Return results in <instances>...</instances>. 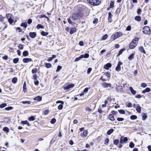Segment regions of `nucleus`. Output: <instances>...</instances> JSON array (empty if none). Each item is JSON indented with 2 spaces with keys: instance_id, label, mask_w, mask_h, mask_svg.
Here are the masks:
<instances>
[{
  "instance_id": "obj_19",
  "label": "nucleus",
  "mask_w": 151,
  "mask_h": 151,
  "mask_svg": "<svg viewBox=\"0 0 151 151\" xmlns=\"http://www.w3.org/2000/svg\"><path fill=\"white\" fill-rule=\"evenodd\" d=\"M139 50L141 52H142L144 54H146V52L144 48L142 46H140L139 47Z\"/></svg>"
},
{
  "instance_id": "obj_44",
  "label": "nucleus",
  "mask_w": 151,
  "mask_h": 151,
  "mask_svg": "<svg viewBox=\"0 0 151 151\" xmlns=\"http://www.w3.org/2000/svg\"><path fill=\"white\" fill-rule=\"evenodd\" d=\"M26 89V82H25L24 83L23 85V91H24V92H26L25 90Z\"/></svg>"
},
{
  "instance_id": "obj_4",
  "label": "nucleus",
  "mask_w": 151,
  "mask_h": 151,
  "mask_svg": "<svg viewBox=\"0 0 151 151\" xmlns=\"http://www.w3.org/2000/svg\"><path fill=\"white\" fill-rule=\"evenodd\" d=\"M123 35L122 32H116L114 35H112L111 36V38H112L113 37V39L112 40H114L116 39H117L118 37H120L122 36Z\"/></svg>"
},
{
  "instance_id": "obj_50",
  "label": "nucleus",
  "mask_w": 151,
  "mask_h": 151,
  "mask_svg": "<svg viewBox=\"0 0 151 151\" xmlns=\"http://www.w3.org/2000/svg\"><path fill=\"white\" fill-rule=\"evenodd\" d=\"M119 141L118 139H116L114 141V144L115 145H117L119 143Z\"/></svg>"
},
{
  "instance_id": "obj_60",
  "label": "nucleus",
  "mask_w": 151,
  "mask_h": 151,
  "mask_svg": "<svg viewBox=\"0 0 151 151\" xmlns=\"http://www.w3.org/2000/svg\"><path fill=\"white\" fill-rule=\"evenodd\" d=\"M147 85L145 83H142L141 85V86L143 88H145L146 87Z\"/></svg>"
},
{
  "instance_id": "obj_12",
  "label": "nucleus",
  "mask_w": 151,
  "mask_h": 151,
  "mask_svg": "<svg viewBox=\"0 0 151 151\" xmlns=\"http://www.w3.org/2000/svg\"><path fill=\"white\" fill-rule=\"evenodd\" d=\"M32 61L31 58H24L23 59V61L24 63H28Z\"/></svg>"
},
{
  "instance_id": "obj_27",
  "label": "nucleus",
  "mask_w": 151,
  "mask_h": 151,
  "mask_svg": "<svg viewBox=\"0 0 151 151\" xmlns=\"http://www.w3.org/2000/svg\"><path fill=\"white\" fill-rule=\"evenodd\" d=\"M142 120L143 121L145 120L147 118V115L146 114L144 113L142 115Z\"/></svg>"
},
{
  "instance_id": "obj_58",
  "label": "nucleus",
  "mask_w": 151,
  "mask_h": 151,
  "mask_svg": "<svg viewBox=\"0 0 151 151\" xmlns=\"http://www.w3.org/2000/svg\"><path fill=\"white\" fill-rule=\"evenodd\" d=\"M88 132L86 130H84L83 132V134L84 137H86L87 136Z\"/></svg>"
},
{
  "instance_id": "obj_63",
  "label": "nucleus",
  "mask_w": 151,
  "mask_h": 151,
  "mask_svg": "<svg viewBox=\"0 0 151 151\" xmlns=\"http://www.w3.org/2000/svg\"><path fill=\"white\" fill-rule=\"evenodd\" d=\"M109 142V139L108 138H106L105 140L104 144L105 145H107Z\"/></svg>"
},
{
  "instance_id": "obj_41",
  "label": "nucleus",
  "mask_w": 151,
  "mask_h": 151,
  "mask_svg": "<svg viewBox=\"0 0 151 151\" xmlns=\"http://www.w3.org/2000/svg\"><path fill=\"white\" fill-rule=\"evenodd\" d=\"M35 120V118L34 116H31L28 118V120L29 121H33Z\"/></svg>"
},
{
  "instance_id": "obj_24",
  "label": "nucleus",
  "mask_w": 151,
  "mask_h": 151,
  "mask_svg": "<svg viewBox=\"0 0 151 151\" xmlns=\"http://www.w3.org/2000/svg\"><path fill=\"white\" fill-rule=\"evenodd\" d=\"M125 49L123 48L120 50L119 52L118 55H117V57L119 56L120 55L122 54L123 52L125 50Z\"/></svg>"
},
{
  "instance_id": "obj_42",
  "label": "nucleus",
  "mask_w": 151,
  "mask_h": 151,
  "mask_svg": "<svg viewBox=\"0 0 151 151\" xmlns=\"http://www.w3.org/2000/svg\"><path fill=\"white\" fill-rule=\"evenodd\" d=\"M134 144L132 142H130L129 145V147H130L131 148H133L134 147Z\"/></svg>"
},
{
  "instance_id": "obj_38",
  "label": "nucleus",
  "mask_w": 151,
  "mask_h": 151,
  "mask_svg": "<svg viewBox=\"0 0 151 151\" xmlns=\"http://www.w3.org/2000/svg\"><path fill=\"white\" fill-rule=\"evenodd\" d=\"M19 61V59L18 58H15L13 60V63L15 64L17 63Z\"/></svg>"
},
{
  "instance_id": "obj_25",
  "label": "nucleus",
  "mask_w": 151,
  "mask_h": 151,
  "mask_svg": "<svg viewBox=\"0 0 151 151\" xmlns=\"http://www.w3.org/2000/svg\"><path fill=\"white\" fill-rule=\"evenodd\" d=\"M114 131L113 129H111L108 130L107 132V134L109 135H110Z\"/></svg>"
},
{
  "instance_id": "obj_59",
  "label": "nucleus",
  "mask_w": 151,
  "mask_h": 151,
  "mask_svg": "<svg viewBox=\"0 0 151 151\" xmlns=\"http://www.w3.org/2000/svg\"><path fill=\"white\" fill-rule=\"evenodd\" d=\"M131 27L130 25H128L127 28H126V30L127 31H129L131 30Z\"/></svg>"
},
{
  "instance_id": "obj_22",
  "label": "nucleus",
  "mask_w": 151,
  "mask_h": 151,
  "mask_svg": "<svg viewBox=\"0 0 151 151\" xmlns=\"http://www.w3.org/2000/svg\"><path fill=\"white\" fill-rule=\"evenodd\" d=\"M24 57H26L28 55L29 53L27 50H25L22 53Z\"/></svg>"
},
{
  "instance_id": "obj_47",
  "label": "nucleus",
  "mask_w": 151,
  "mask_h": 151,
  "mask_svg": "<svg viewBox=\"0 0 151 151\" xmlns=\"http://www.w3.org/2000/svg\"><path fill=\"white\" fill-rule=\"evenodd\" d=\"M24 48V45H23L20 44L18 46V48L19 50H22Z\"/></svg>"
},
{
  "instance_id": "obj_31",
  "label": "nucleus",
  "mask_w": 151,
  "mask_h": 151,
  "mask_svg": "<svg viewBox=\"0 0 151 151\" xmlns=\"http://www.w3.org/2000/svg\"><path fill=\"white\" fill-rule=\"evenodd\" d=\"M17 77H15L12 79V82L14 84L17 83Z\"/></svg>"
},
{
  "instance_id": "obj_10",
  "label": "nucleus",
  "mask_w": 151,
  "mask_h": 151,
  "mask_svg": "<svg viewBox=\"0 0 151 151\" xmlns=\"http://www.w3.org/2000/svg\"><path fill=\"white\" fill-rule=\"evenodd\" d=\"M111 67V63H108L104 65V68L105 69L108 70Z\"/></svg>"
},
{
  "instance_id": "obj_15",
  "label": "nucleus",
  "mask_w": 151,
  "mask_h": 151,
  "mask_svg": "<svg viewBox=\"0 0 151 151\" xmlns=\"http://www.w3.org/2000/svg\"><path fill=\"white\" fill-rule=\"evenodd\" d=\"M151 90V89L149 88H147L144 90H143L142 91V93H145L146 92H149Z\"/></svg>"
},
{
  "instance_id": "obj_7",
  "label": "nucleus",
  "mask_w": 151,
  "mask_h": 151,
  "mask_svg": "<svg viewBox=\"0 0 151 151\" xmlns=\"http://www.w3.org/2000/svg\"><path fill=\"white\" fill-rule=\"evenodd\" d=\"M128 140V139L127 137H122L120 139V143L122 144L123 142L126 143V142Z\"/></svg>"
},
{
  "instance_id": "obj_16",
  "label": "nucleus",
  "mask_w": 151,
  "mask_h": 151,
  "mask_svg": "<svg viewBox=\"0 0 151 151\" xmlns=\"http://www.w3.org/2000/svg\"><path fill=\"white\" fill-rule=\"evenodd\" d=\"M122 86H118L116 88V91L117 92H122Z\"/></svg>"
},
{
  "instance_id": "obj_57",
  "label": "nucleus",
  "mask_w": 151,
  "mask_h": 151,
  "mask_svg": "<svg viewBox=\"0 0 151 151\" xmlns=\"http://www.w3.org/2000/svg\"><path fill=\"white\" fill-rule=\"evenodd\" d=\"M112 17V15L111 14V13L110 12H109L108 13V19L109 20L110 19H111V18Z\"/></svg>"
},
{
  "instance_id": "obj_33",
  "label": "nucleus",
  "mask_w": 151,
  "mask_h": 151,
  "mask_svg": "<svg viewBox=\"0 0 151 151\" xmlns=\"http://www.w3.org/2000/svg\"><path fill=\"white\" fill-rule=\"evenodd\" d=\"M37 29H40V28L43 29L44 28V27L42 25L39 24L37 25Z\"/></svg>"
},
{
  "instance_id": "obj_17",
  "label": "nucleus",
  "mask_w": 151,
  "mask_h": 151,
  "mask_svg": "<svg viewBox=\"0 0 151 151\" xmlns=\"http://www.w3.org/2000/svg\"><path fill=\"white\" fill-rule=\"evenodd\" d=\"M108 118L111 121H114L115 120L114 117L112 114H109Z\"/></svg>"
},
{
  "instance_id": "obj_18",
  "label": "nucleus",
  "mask_w": 151,
  "mask_h": 151,
  "mask_svg": "<svg viewBox=\"0 0 151 151\" xmlns=\"http://www.w3.org/2000/svg\"><path fill=\"white\" fill-rule=\"evenodd\" d=\"M129 90L131 93L133 95H135L136 93V91L134 90L132 87H129Z\"/></svg>"
},
{
  "instance_id": "obj_28",
  "label": "nucleus",
  "mask_w": 151,
  "mask_h": 151,
  "mask_svg": "<svg viewBox=\"0 0 151 151\" xmlns=\"http://www.w3.org/2000/svg\"><path fill=\"white\" fill-rule=\"evenodd\" d=\"M21 27H24L25 28H26L27 26V24L25 22H22L20 25Z\"/></svg>"
},
{
  "instance_id": "obj_30",
  "label": "nucleus",
  "mask_w": 151,
  "mask_h": 151,
  "mask_svg": "<svg viewBox=\"0 0 151 151\" xmlns=\"http://www.w3.org/2000/svg\"><path fill=\"white\" fill-rule=\"evenodd\" d=\"M3 130L6 132L7 133H8L9 132V128L7 127H5L3 128Z\"/></svg>"
},
{
  "instance_id": "obj_11",
  "label": "nucleus",
  "mask_w": 151,
  "mask_h": 151,
  "mask_svg": "<svg viewBox=\"0 0 151 151\" xmlns=\"http://www.w3.org/2000/svg\"><path fill=\"white\" fill-rule=\"evenodd\" d=\"M37 34L35 32H31L29 33V36L32 38H34L36 36Z\"/></svg>"
},
{
  "instance_id": "obj_61",
  "label": "nucleus",
  "mask_w": 151,
  "mask_h": 151,
  "mask_svg": "<svg viewBox=\"0 0 151 151\" xmlns=\"http://www.w3.org/2000/svg\"><path fill=\"white\" fill-rule=\"evenodd\" d=\"M117 120L119 122L122 121L124 120V119L123 118L118 117Z\"/></svg>"
},
{
  "instance_id": "obj_55",
  "label": "nucleus",
  "mask_w": 151,
  "mask_h": 151,
  "mask_svg": "<svg viewBox=\"0 0 151 151\" xmlns=\"http://www.w3.org/2000/svg\"><path fill=\"white\" fill-rule=\"evenodd\" d=\"M63 104H61L59 105L58 106V109L59 110H61L62 109L63 107Z\"/></svg>"
},
{
  "instance_id": "obj_64",
  "label": "nucleus",
  "mask_w": 151,
  "mask_h": 151,
  "mask_svg": "<svg viewBox=\"0 0 151 151\" xmlns=\"http://www.w3.org/2000/svg\"><path fill=\"white\" fill-rule=\"evenodd\" d=\"M142 11L141 9H138L137 10V13L138 14H141Z\"/></svg>"
},
{
  "instance_id": "obj_37",
  "label": "nucleus",
  "mask_w": 151,
  "mask_h": 151,
  "mask_svg": "<svg viewBox=\"0 0 151 151\" xmlns=\"http://www.w3.org/2000/svg\"><path fill=\"white\" fill-rule=\"evenodd\" d=\"M134 53H133L130 55V56L128 57V59L131 60L134 57Z\"/></svg>"
},
{
  "instance_id": "obj_23",
  "label": "nucleus",
  "mask_w": 151,
  "mask_h": 151,
  "mask_svg": "<svg viewBox=\"0 0 151 151\" xmlns=\"http://www.w3.org/2000/svg\"><path fill=\"white\" fill-rule=\"evenodd\" d=\"M21 123L24 124H27L28 126H30V124L27 120L22 121L21 122Z\"/></svg>"
},
{
  "instance_id": "obj_26",
  "label": "nucleus",
  "mask_w": 151,
  "mask_h": 151,
  "mask_svg": "<svg viewBox=\"0 0 151 151\" xmlns=\"http://www.w3.org/2000/svg\"><path fill=\"white\" fill-rule=\"evenodd\" d=\"M68 22L70 24L74 25V24H75V23L73 22H72L70 19V17L68 19Z\"/></svg>"
},
{
  "instance_id": "obj_46",
  "label": "nucleus",
  "mask_w": 151,
  "mask_h": 151,
  "mask_svg": "<svg viewBox=\"0 0 151 151\" xmlns=\"http://www.w3.org/2000/svg\"><path fill=\"white\" fill-rule=\"evenodd\" d=\"M22 103L25 104H30L31 103V101H23L22 102Z\"/></svg>"
},
{
  "instance_id": "obj_3",
  "label": "nucleus",
  "mask_w": 151,
  "mask_h": 151,
  "mask_svg": "<svg viewBox=\"0 0 151 151\" xmlns=\"http://www.w3.org/2000/svg\"><path fill=\"white\" fill-rule=\"evenodd\" d=\"M142 32L144 34L150 35L151 33L150 28L148 26H145L143 28Z\"/></svg>"
},
{
  "instance_id": "obj_40",
  "label": "nucleus",
  "mask_w": 151,
  "mask_h": 151,
  "mask_svg": "<svg viewBox=\"0 0 151 151\" xmlns=\"http://www.w3.org/2000/svg\"><path fill=\"white\" fill-rule=\"evenodd\" d=\"M62 67L60 65H58L57 66V70H56V72H58L60 71V70L62 69Z\"/></svg>"
},
{
  "instance_id": "obj_9",
  "label": "nucleus",
  "mask_w": 151,
  "mask_h": 151,
  "mask_svg": "<svg viewBox=\"0 0 151 151\" xmlns=\"http://www.w3.org/2000/svg\"><path fill=\"white\" fill-rule=\"evenodd\" d=\"M102 85L104 88H107L108 87H111V85L110 83H108L106 82H103L102 83Z\"/></svg>"
},
{
  "instance_id": "obj_45",
  "label": "nucleus",
  "mask_w": 151,
  "mask_h": 151,
  "mask_svg": "<svg viewBox=\"0 0 151 151\" xmlns=\"http://www.w3.org/2000/svg\"><path fill=\"white\" fill-rule=\"evenodd\" d=\"M7 105L6 103H3L1 104L0 105V108H3L5 107Z\"/></svg>"
},
{
  "instance_id": "obj_35",
  "label": "nucleus",
  "mask_w": 151,
  "mask_h": 151,
  "mask_svg": "<svg viewBox=\"0 0 151 151\" xmlns=\"http://www.w3.org/2000/svg\"><path fill=\"white\" fill-rule=\"evenodd\" d=\"M45 66L47 68H50L52 66V65L50 63H46Z\"/></svg>"
},
{
  "instance_id": "obj_1",
  "label": "nucleus",
  "mask_w": 151,
  "mask_h": 151,
  "mask_svg": "<svg viewBox=\"0 0 151 151\" xmlns=\"http://www.w3.org/2000/svg\"><path fill=\"white\" fill-rule=\"evenodd\" d=\"M83 16V14L81 12L73 14H72L71 18L73 20L79 19Z\"/></svg>"
},
{
  "instance_id": "obj_51",
  "label": "nucleus",
  "mask_w": 151,
  "mask_h": 151,
  "mask_svg": "<svg viewBox=\"0 0 151 151\" xmlns=\"http://www.w3.org/2000/svg\"><path fill=\"white\" fill-rule=\"evenodd\" d=\"M8 19L9 22L10 24H12L13 23L14 20L12 18L9 19Z\"/></svg>"
},
{
  "instance_id": "obj_8",
  "label": "nucleus",
  "mask_w": 151,
  "mask_h": 151,
  "mask_svg": "<svg viewBox=\"0 0 151 151\" xmlns=\"http://www.w3.org/2000/svg\"><path fill=\"white\" fill-rule=\"evenodd\" d=\"M122 63L121 62L119 61L118 62L117 66L115 68V70L116 71H119L121 70V68L120 65H122Z\"/></svg>"
},
{
  "instance_id": "obj_5",
  "label": "nucleus",
  "mask_w": 151,
  "mask_h": 151,
  "mask_svg": "<svg viewBox=\"0 0 151 151\" xmlns=\"http://www.w3.org/2000/svg\"><path fill=\"white\" fill-rule=\"evenodd\" d=\"M137 42H133V41L132 42L130 43L129 46V47L130 49H133L137 45Z\"/></svg>"
},
{
  "instance_id": "obj_54",
  "label": "nucleus",
  "mask_w": 151,
  "mask_h": 151,
  "mask_svg": "<svg viewBox=\"0 0 151 151\" xmlns=\"http://www.w3.org/2000/svg\"><path fill=\"white\" fill-rule=\"evenodd\" d=\"M108 35L107 34H105L104 35L103 37L102 38V40H105L106 38L108 37Z\"/></svg>"
},
{
  "instance_id": "obj_20",
  "label": "nucleus",
  "mask_w": 151,
  "mask_h": 151,
  "mask_svg": "<svg viewBox=\"0 0 151 151\" xmlns=\"http://www.w3.org/2000/svg\"><path fill=\"white\" fill-rule=\"evenodd\" d=\"M134 19L135 20L138 22H140L141 20V17L139 16H136L135 17Z\"/></svg>"
},
{
  "instance_id": "obj_52",
  "label": "nucleus",
  "mask_w": 151,
  "mask_h": 151,
  "mask_svg": "<svg viewBox=\"0 0 151 151\" xmlns=\"http://www.w3.org/2000/svg\"><path fill=\"white\" fill-rule=\"evenodd\" d=\"M50 111L48 110H46L44 111L43 112V114L44 115H46L49 114Z\"/></svg>"
},
{
  "instance_id": "obj_48",
  "label": "nucleus",
  "mask_w": 151,
  "mask_h": 151,
  "mask_svg": "<svg viewBox=\"0 0 151 151\" xmlns=\"http://www.w3.org/2000/svg\"><path fill=\"white\" fill-rule=\"evenodd\" d=\"M12 15L10 14H6V17L8 19L12 18Z\"/></svg>"
},
{
  "instance_id": "obj_43",
  "label": "nucleus",
  "mask_w": 151,
  "mask_h": 151,
  "mask_svg": "<svg viewBox=\"0 0 151 151\" xmlns=\"http://www.w3.org/2000/svg\"><path fill=\"white\" fill-rule=\"evenodd\" d=\"M37 70V68H35L33 69L32 70V74H34L36 73Z\"/></svg>"
},
{
  "instance_id": "obj_62",
  "label": "nucleus",
  "mask_w": 151,
  "mask_h": 151,
  "mask_svg": "<svg viewBox=\"0 0 151 151\" xmlns=\"http://www.w3.org/2000/svg\"><path fill=\"white\" fill-rule=\"evenodd\" d=\"M92 69L91 68H88L87 71V73L88 74H89L91 72V71L92 70Z\"/></svg>"
},
{
  "instance_id": "obj_34",
  "label": "nucleus",
  "mask_w": 151,
  "mask_h": 151,
  "mask_svg": "<svg viewBox=\"0 0 151 151\" xmlns=\"http://www.w3.org/2000/svg\"><path fill=\"white\" fill-rule=\"evenodd\" d=\"M104 75L107 76L108 78H110L111 76V74L109 72H107L106 73H104Z\"/></svg>"
},
{
  "instance_id": "obj_32",
  "label": "nucleus",
  "mask_w": 151,
  "mask_h": 151,
  "mask_svg": "<svg viewBox=\"0 0 151 151\" xmlns=\"http://www.w3.org/2000/svg\"><path fill=\"white\" fill-rule=\"evenodd\" d=\"M49 33L47 32H45L44 31H42L41 32V35L43 36H46Z\"/></svg>"
},
{
  "instance_id": "obj_39",
  "label": "nucleus",
  "mask_w": 151,
  "mask_h": 151,
  "mask_svg": "<svg viewBox=\"0 0 151 151\" xmlns=\"http://www.w3.org/2000/svg\"><path fill=\"white\" fill-rule=\"evenodd\" d=\"M118 111L120 114H125V111L123 109L119 110Z\"/></svg>"
},
{
  "instance_id": "obj_29",
  "label": "nucleus",
  "mask_w": 151,
  "mask_h": 151,
  "mask_svg": "<svg viewBox=\"0 0 151 151\" xmlns=\"http://www.w3.org/2000/svg\"><path fill=\"white\" fill-rule=\"evenodd\" d=\"M130 119L132 120L136 119L137 118V116L135 115H132L130 117Z\"/></svg>"
},
{
  "instance_id": "obj_53",
  "label": "nucleus",
  "mask_w": 151,
  "mask_h": 151,
  "mask_svg": "<svg viewBox=\"0 0 151 151\" xmlns=\"http://www.w3.org/2000/svg\"><path fill=\"white\" fill-rule=\"evenodd\" d=\"M139 39L138 37H136L132 40V41H133V42H137L139 40Z\"/></svg>"
},
{
  "instance_id": "obj_21",
  "label": "nucleus",
  "mask_w": 151,
  "mask_h": 151,
  "mask_svg": "<svg viewBox=\"0 0 151 151\" xmlns=\"http://www.w3.org/2000/svg\"><path fill=\"white\" fill-rule=\"evenodd\" d=\"M136 110L138 113H141V108L139 105L137 106L136 108Z\"/></svg>"
},
{
  "instance_id": "obj_6",
  "label": "nucleus",
  "mask_w": 151,
  "mask_h": 151,
  "mask_svg": "<svg viewBox=\"0 0 151 151\" xmlns=\"http://www.w3.org/2000/svg\"><path fill=\"white\" fill-rule=\"evenodd\" d=\"M74 84H70L67 85H65L63 88L65 90H69L70 88L73 87L74 86Z\"/></svg>"
},
{
  "instance_id": "obj_36",
  "label": "nucleus",
  "mask_w": 151,
  "mask_h": 151,
  "mask_svg": "<svg viewBox=\"0 0 151 151\" xmlns=\"http://www.w3.org/2000/svg\"><path fill=\"white\" fill-rule=\"evenodd\" d=\"M114 2L113 1H111L110 3L109 8H112L114 7Z\"/></svg>"
},
{
  "instance_id": "obj_14",
  "label": "nucleus",
  "mask_w": 151,
  "mask_h": 151,
  "mask_svg": "<svg viewBox=\"0 0 151 151\" xmlns=\"http://www.w3.org/2000/svg\"><path fill=\"white\" fill-rule=\"evenodd\" d=\"M42 99V97L39 96H37L34 99L35 100H37L38 101H41Z\"/></svg>"
},
{
  "instance_id": "obj_2",
  "label": "nucleus",
  "mask_w": 151,
  "mask_h": 151,
  "mask_svg": "<svg viewBox=\"0 0 151 151\" xmlns=\"http://www.w3.org/2000/svg\"><path fill=\"white\" fill-rule=\"evenodd\" d=\"M88 2L91 5L98 6L101 3V0H87Z\"/></svg>"
},
{
  "instance_id": "obj_49",
  "label": "nucleus",
  "mask_w": 151,
  "mask_h": 151,
  "mask_svg": "<svg viewBox=\"0 0 151 151\" xmlns=\"http://www.w3.org/2000/svg\"><path fill=\"white\" fill-rule=\"evenodd\" d=\"M56 121V120L55 118H52L50 121V123L52 124H54Z\"/></svg>"
},
{
  "instance_id": "obj_56",
  "label": "nucleus",
  "mask_w": 151,
  "mask_h": 151,
  "mask_svg": "<svg viewBox=\"0 0 151 151\" xmlns=\"http://www.w3.org/2000/svg\"><path fill=\"white\" fill-rule=\"evenodd\" d=\"M13 108L11 106H9V107L6 108L5 109L6 110L9 111V110L12 109H13Z\"/></svg>"
},
{
  "instance_id": "obj_13",
  "label": "nucleus",
  "mask_w": 151,
  "mask_h": 151,
  "mask_svg": "<svg viewBox=\"0 0 151 151\" xmlns=\"http://www.w3.org/2000/svg\"><path fill=\"white\" fill-rule=\"evenodd\" d=\"M76 29L75 27L71 28L70 29V33L72 34L76 32Z\"/></svg>"
}]
</instances>
